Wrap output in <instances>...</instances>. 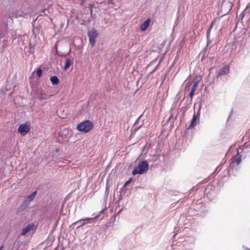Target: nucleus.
<instances>
[{
  "mask_svg": "<svg viewBox=\"0 0 250 250\" xmlns=\"http://www.w3.org/2000/svg\"><path fill=\"white\" fill-rule=\"evenodd\" d=\"M34 226V225L33 224H29L26 227L24 228L21 232V235H25L28 232H29L32 229L33 227Z\"/></svg>",
  "mask_w": 250,
  "mask_h": 250,
  "instance_id": "nucleus-12",
  "label": "nucleus"
},
{
  "mask_svg": "<svg viewBox=\"0 0 250 250\" xmlns=\"http://www.w3.org/2000/svg\"><path fill=\"white\" fill-rule=\"evenodd\" d=\"M210 30H208L207 32V37H209V36L210 35Z\"/></svg>",
  "mask_w": 250,
  "mask_h": 250,
  "instance_id": "nucleus-20",
  "label": "nucleus"
},
{
  "mask_svg": "<svg viewBox=\"0 0 250 250\" xmlns=\"http://www.w3.org/2000/svg\"><path fill=\"white\" fill-rule=\"evenodd\" d=\"M213 23H214V22L212 21L211 24L210 25L208 30H209L211 31V29L212 28V27H213Z\"/></svg>",
  "mask_w": 250,
  "mask_h": 250,
  "instance_id": "nucleus-18",
  "label": "nucleus"
},
{
  "mask_svg": "<svg viewBox=\"0 0 250 250\" xmlns=\"http://www.w3.org/2000/svg\"><path fill=\"white\" fill-rule=\"evenodd\" d=\"M151 21L150 18H148L146 21H145L140 26L141 30L142 31H146Z\"/></svg>",
  "mask_w": 250,
  "mask_h": 250,
  "instance_id": "nucleus-10",
  "label": "nucleus"
},
{
  "mask_svg": "<svg viewBox=\"0 0 250 250\" xmlns=\"http://www.w3.org/2000/svg\"><path fill=\"white\" fill-rule=\"evenodd\" d=\"M94 221L93 218H87L85 219H81L79 220V223H81V224L79 225V228L83 226L84 225L90 224H93V223L92 222Z\"/></svg>",
  "mask_w": 250,
  "mask_h": 250,
  "instance_id": "nucleus-9",
  "label": "nucleus"
},
{
  "mask_svg": "<svg viewBox=\"0 0 250 250\" xmlns=\"http://www.w3.org/2000/svg\"><path fill=\"white\" fill-rule=\"evenodd\" d=\"M88 35L90 43L93 46L96 42V39L98 35V31L97 30L93 29L92 30L88 32Z\"/></svg>",
  "mask_w": 250,
  "mask_h": 250,
  "instance_id": "nucleus-4",
  "label": "nucleus"
},
{
  "mask_svg": "<svg viewBox=\"0 0 250 250\" xmlns=\"http://www.w3.org/2000/svg\"><path fill=\"white\" fill-rule=\"evenodd\" d=\"M198 85V82H195L193 85L192 86L191 91L189 94V96L191 100L192 99L193 96L194 95L195 91H196L197 87Z\"/></svg>",
  "mask_w": 250,
  "mask_h": 250,
  "instance_id": "nucleus-11",
  "label": "nucleus"
},
{
  "mask_svg": "<svg viewBox=\"0 0 250 250\" xmlns=\"http://www.w3.org/2000/svg\"><path fill=\"white\" fill-rule=\"evenodd\" d=\"M92 8L93 5L92 4H89L88 10H90L91 14L92 13Z\"/></svg>",
  "mask_w": 250,
  "mask_h": 250,
  "instance_id": "nucleus-17",
  "label": "nucleus"
},
{
  "mask_svg": "<svg viewBox=\"0 0 250 250\" xmlns=\"http://www.w3.org/2000/svg\"><path fill=\"white\" fill-rule=\"evenodd\" d=\"M229 72V65H226L223 67L219 71L217 75V77L218 78L220 76L225 75L228 74Z\"/></svg>",
  "mask_w": 250,
  "mask_h": 250,
  "instance_id": "nucleus-8",
  "label": "nucleus"
},
{
  "mask_svg": "<svg viewBox=\"0 0 250 250\" xmlns=\"http://www.w3.org/2000/svg\"><path fill=\"white\" fill-rule=\"evenodd\" d=\"M76 129L78 130V124L76 125Z\"/></svg>",
  "mask_w": 250,
  "mask_h": 250,
  "instance_id": "nucleus-21",
  "label": "nucleus"
},
{
  "mask_svg": "<svg viewBox=\"0 0 250 250\" xmlns=\"http://www.w3.org/2000/svg\"><path fill=\"white\" fill-rule=\"evenodd\" d=\"M50 81L51 82L52 84L56 85L59 83V80L57 76H53L50 77Z\"/></svg>",
  "mask_w": 250,
  "mask_h": 250,
  "instance_id": "nucleus-13",
  "label": "nucleus"
},
{
  "mask_svg": "<svg viewBox=\"0 0 250 250\" xmlns=\"http://www.w3.org/2000/svg\"><path fill=\"white\" fill-rule=\"evenodd\" d=\"M36 74L38 77H40L42 74V70L41 69H39L37 70Z\"/></svg>",
  "mask_w": 250,
  "mask_h": 250,
  "instance_id": "nucleus-15",
  "label": "nucleus"
},
{
  "mask_svg": "<svg viewBox=\"0 0 250 250\" xmlns=\"http://www.w3.org/2000/svg\"><path fill=\"white\" fill-rule=\"evenodd\" d=\"M132 180V178H130L127 181H126L125 185H124V187H126L129 184H130L131 181Z\"/></svg>",
  "mask_w": 250,
  "mask_h": 250,
  "instance_id": "nucleus-16",
  "label": "nucleus"
},
{
  "mask_svg": "<svg viewBox=\"0 0 250 250\" xmlns=\"http://www.w3.org/2000/svg\"><path fill=\"white\" fill-rule=\"evenodd\" d=\"M30 127L27 123L21 124L19 125L18 131L22 136H25L30 130Z\"/></svg>",
  "mask_w": 250,
  "mask_h": 250,
  "instance_id": "nucleus-5",
  "label": "nucleus"
},
{
  "mask_svg": "<svg viewBox=\"0 0 250 250\" xmlns=\"http://www.w3.org/2000/svg\"><path fill=\"white\" fill-rule=\"evenodd\" d=\"M148 167L149 165L147 162L146 161H143L132 171V174L135 175L137 174H143L148 170Z\"/></svg>",
  "mask_w": 250,
  "mask_h": 250,
  "instance_id": "nucleus-1",
  "label": "nucleus"
},
{
  "mask_svg": "<svg viewBox=\"0 0 250 250\" xmlns=\"http://www.w3.org/2000/svg\"><path fill=\"white\" fill-rule=\"evenodd\" d=\"M190 84H191V83H187V85L186 86V88H185L186 90L188 88L189 89V87Z\"/></svg>",
  "mask_w": 250,
  "mask_h": 250,
  "instance_id": "nucleus-19",
  "label": "nucleus"
},
{
  "mask_svg": "<svg viewBox=\"0 0 250 250\" xmlns=\"http://www.w3.org/2000/svg\"><path fill=\"white\" fill-rule=\"evenodd\" d=\"M72 62V61L69 58H67L66 59L65 62V65L64 67V69L65 70H66L68 69V68L70 67V65L71 64Z\"/></svg>",
  "mask_w": 250,
  "mask_h": 250,
  "instance_id": "nucleus-14",
  "label": "nucleus"
},
{
  "mask_svg": "<svg viewBox=\"0 0 250 250\" xmlns=\"http://www.w3.org/2000/svg\"><path fill=\"white\" fill-rule=\"evenodd\" d=\"M93 124L92 122L87 120L79 124V131L83 133H87L91 131L93 128Z\"/></svg>",
  "mask_w": 250,
  "mask_h": 250,
  "instance_id": "nucleus-2",
  "label": "nucleus"
},
{
  "mask_svg": "<svg viewBox=\"0 0 250 250\" xmlns=\"http://www.w3.org/2000/svg\"><path fill=\"white\" fill-rule=\"evenodd\" d=\"M37 193V191H35L32 193L30 195L28 196L27 198L24 200V201L22 202L21 208H26L30 204V202L32 201L35 198Z\"/></svg>",
  "mask_w": 250,
  "mask_h": 250,
  "instance_id": "nucleus-3",
  "label": "nucleus"
},
{
  "mask_svg": "<svg viewBox=\"0 0 250 250\" xmlns=\"http://www.w3.org/2000/svg\"><path fill=\"white\" fill-rule=\"evenodd\" d=\"M200 118V113L198 111L196 114H194L193 116L192 119L191 121L190 125L188 127V129H190L194 127L199 122Z\"/></svg>",
  "mask_w": 250,
  "mask_h": 250,
  "instance_id": "nucleus-6",
  "label": "nucleus"
},
{
  "mask_svg": "<svg viewBox=\"0 0 250 250\" xmlns=\"http://www.w3.org/2000/svg\"><path fill=\"white\" fill-rule=\"evenodd\" d=\"M2 248H3L2 246L0 247V250H2Z\"/></svg>",
  "mask_w": 250,
  "mask_h": 250,
  "instance_id": "nucleus-22",
  "label": "nucleus"
},
{
  "mask_svg": "<svg viewBox=\"0 0 250 250\" xmlns=\"http://www.w3.org/2000/svg\"><path fill=\"white\" fill-rule=\"evenodd\" d=\"M241 161V156L239 155V152L238 151L237 154L231 159L230 165L232 167H234L236 165H238L240 164Z\"/></svg>",
  "mask_w": 250,
  "mask_h": 250,
  "instance_id": "nucleus-7",
  "label": "nucleus"
}]
</instances>
